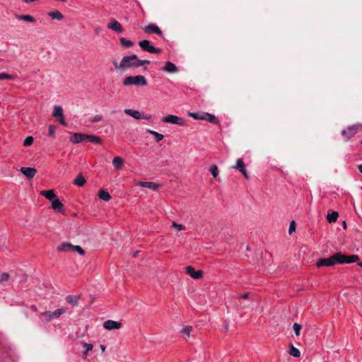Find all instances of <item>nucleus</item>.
I'll return each instance as SVG.
<instances>
[{"instance_id": "57", "label": "nucleus", "mask_w": 362, "mask_h": 362, "mask_svg": "<svg viewBox=\"0 0 362 362\" xmlns=\"http://www.w3.org/2000/svg\"><path fill=\"white\" fill-rule=\"evenodd\" d=\"M138 252H139L138 251H137V252H136L134 254V256L135 257V256L138 254Z\"/></svg>"}, {"instance_id": "49", "label": "nucleus", "mask_w": 362, "mask_h": 362, "mask_svg": "<svg viewBox=\"0 0 362 362\" xmlns=\"http://www.w3.org/2000/svg\"><path fill=\"white\" fill-rule=\"evenodd\" d=\"M240 172L243 173V175H244V177H245V178H247V179H248V178H249V176H248V175H247V173L246 169H245V170H243V171H240Z\"/></svg>"}, {"instance_id": "39", "label": "nucleus", "mask_w": 362, "mask_h": 362, "mask_svg": "<svg viewBox=\"0 0 362 362\" xmlns=\"http://www.w3.org/2000/svg\"><path fill=\"white\" fill-rule=\"evenodd\" d=\"M293 328L296 335L298 336L301 329V325L296 322L293 324Z\"/></svg>"}, {"instance_id": "19", "label": "nucleus", "mask_w": 362, "mask_h": 362, "mask_svg": "<svg viewBox=\"0 0 362 362\" xmlns=\"http://www.w3.org/2000/svg\"><path fill=\"white\" fill-rule=\"evenodd\" d=\"M124 113L134 117V119H141V112L138 110H132V109H126L124 110Z\"/></svg>"}, {"instance_id": "46", "label": "nucleus", "mask_w": 362, "mask_h": 362, "mask_svg": "<svg viewBox=\"0 0 362 362\" xmlns=\"http://www.w3.org/2000/svg\"><path fill=\"white\" fill-rule=\"evenodd\" d=\"M152 117L151 115H149V114H144L141 112V119H146V120H149L151 119Z\"/></svg>"}, {"instance_id": "34", "label": "nucleus", "mask_w": 362, "mask_h": 362, "mask_svg": "<svg viewBox=\"0 0 362 362\" xmlns=\"http://www.w3.org/2000/svg\"><path fill=\"white\" fill-rule=\"evenodd\" d=\"M33 141H34V139L33 136H27L23 141V145L25 146H30L33 144Z\"/></svg>"}, {"instance_id": "47", "label": "nucleus", "mask_w": 362, "mask_h": 362, "mask_svg": "<svg viewBox=\"0 0 362 362\" xmlns=\"http://www.w3.org/2000/svg\"><path fill=\"white\" fill-rule=\"evenodd\" d=\"M173 226L177 230L180 231L183 229V226L181 224H178L175 222L173 223Z\"/></svg>"}, {"instance_id": "16", "label": "nucleus", "mask_w": 362, "mask_h": 362, "mask_svg": "<svg viewBox=\"0 0 362 362\" xmlns=\"http://www.w3.org/2000/svg\"><path fill=\"white\" fill-rule=\"evenodd\" d=\"M40 194L42 196H44L49 201L52 202L54 199L57 198L56 194H54V191L52 189L49 190H42L40 192Z\"/></svg>"}, {"instance_id": "24", "label": "nucleus", "mask_w": 362, "mask_h": 362, "mask_svg": "<svg viewBox=\"0 0 362 362\" xmlns=\"http://www.w3.org/2000/svg\"><path fill=\"white\" fill-rule=\"evenodd\" d=\"M193 328L192 326H186L183 327L180 332L182 334L183 337L187 340L190 337V333L192 331Z\"/></svg>"}, {"instance_id": "50", "label": "nucleus", "mask_w": 362, "mask_h": 362, "mask_svg": "<svg viewBox=\"0 0 362 362\" xmlns=\"http://www.w3.org/2000/svg\"><path fill=\"white\" fill-rule=\"evenodd\" d=\"M107 28L110 30H113V21H110L108 24H107Z\"/></svg>"}, {"instance_id": "35", "label": "nucleus", "mask_w": 362, "mask_h": 362, "mask_svg": "<svg viewBox=\"0 0 362 362\" xmlns=\"http://www.w3.org/2000/svg\"><path fill=\"white\" fill-rule=\"evenodd\" d=\"M83 346L85 348L84 356L86 357L87 356L88 351L92 350L93 346H92V344H88L86 342H83Z\"/></svg>"}, {"instance_id": "27", "label": "nucleus", "mask_w": 362, "mask_h": 362, "mask_svg": "<svg viewBox=\"0 0 362 362\" xmlns=\"http://www.w3.org/2000/svg\"><path fill=\"white\" fill-rule=\"evenodd\" d=\"M338 216L339 214L337 211H332L327 214V219L329 223H333L337 220Z\"/></svg>"}, {"instance_id": "3", "label": "nucleus", "mask_w": 362, "mask_h": 362, "mask_svg": "<svg viewBox=\"0 0 362 362\" xmlns=\"http://www.w3.org/2000/svg\"><path fill=\"white\" fill-rule=\"evenodd\" d=\"M136 61H139V59L135 54L124 57L120 62V66L124 69L129 67H139V64Z\"/></svg>"}, {"instance_id": "22", "label": "nucleus", "mask_w": 362, "mask_h": 362, "mask_svg": "<svg viewBox=\"0 0 362 362\" xmlns=\"http://www.w3.org/2000/svg\"><path fill=\"white\" fill-rule=\"evenodd\" d=\"M206 112H189L188 115L194 119L204 120Z\"/></svg>"}, {"instance_id": "15", "label": "nucleus", "mask_w": 362, "mask_h": 362, "mask_svg": "<svg viewBox=\"0 0 362 362\" xmlns=\"http://www.w3.org/2000/svg\"><path fill=\"white\" fill-rule=\"evenodd\" d=\"M137 185L141 187L148 188L154 191L157 190V189L159 187V185L153 182H138Z\"/></svg>"}, {"instance_id": "55", "label": "nucleus", "mask_w": 362, "mask_h": 362, "mask_svg": "<svg viewBox=\"0 0 362 362\" xmlns=\"http://www.w3.org/2000/svg\"><path fill=\"white\" fill-rule=\"evenodd\" d=\"M100 348L102 349V351H104L105 350V345L101 344L100 345Z\"/></svg>"}, {"instance_id": "1", "label": "nucleus", "mask_w": 362, "mask_h": 362, "mask_svg": "<svg viewBox=\"0 0 362 362\" xmlns=\"http://www.w3.org/2000/svg\"><path fill=\"white\" fill-rule=\"evenodd\" d=\"M359 259V257L356 255H351L349 256H346L343 255L341 252H337L334 255H332L329 258L325 259H320L317 262V267H331L337 263L339 264H349L353 262H356Z\"/></svg>"}, {"instance_id": "23", "label": "nucleus", "mask_w": 362, "mask_h": 362, "mask_svg": "<svg viewBox=\"0 0 362 362\" xmlns=\"http://www.w3.org/2000/svg\"><path fill=\"white\" fill-rule=\"evenodd\" d=\"M205 119L204 120L214 124H218L219 123L218 119L214 115H211L210 113H207L205 115Z\"/></svg>"}, {"instance_id": "26", "label": "nucleus", "mask_w": 362, "mask_h": 362, "mask_svg": "<svg viewBox=\"0 0 362 362\" xmlns=\"http://www.w3.org/2000/svg\"><path fill=\"white\" fill-rule=\"evenodd\" d=\"M146 132H148L149 134L153 135L155 136L156 141L157 142H159L164 138V136L162 134H160L156 131H153L151 129H147Z\"/></svg>"}, {"instance_id": "43", "label": "nucleus", "mask_w": 362, "mask_h": 362, "mask_svg": "<svg viewBox=\"0 0 362 362\" xmlns=\"http://www.w3.org/2000/svg\"><path fill=\"white\" fill-rule=\"evenodd\" d=\"M122 31L123 29L121 24L119 22L115 21V32L122 33Z\"/></svg>"}, {"instance_id": "51", "label": "nucleus", "mask_w": 362, "mask_h": 362, "mask_svg": "<svg viewBox=\"0 0 362 362\" xmlns=\"http://www.w3.org/2000/svg\"><path fill=\"white\" fill-rule=\"evenodd\" d=\"M248 294H249L248 293H244V294H241V295L239 296V297L242 298H247V296H248Z\"/></svg>"}, {"instance_id": "5", "label": "nucleus", "mask_w": 362, "mask_h": 362, "mask_svg": "<svg viewBox=\"0 0 362 362\" xmlns=\"http://www.w3.org/2000/svg\"><path fill=\"white\" fill-rule=\"evenodd\" d=\"M139 47L144 51L148 52L151 54H159L161 49L154 47L151 42L147 40H141L139 42Z\"/></svg>"}, {"instance_id": "31", "label": "nucleus", "mask_w": 362, "mask_h": 362, "mask_svg": "<svg viewBox=\"0 0 362 362\" xmlns=\"http://www.w3.org/2000/svg\"><path fill=\"white\" fill-rule=\"evenodd\" d=\"M119 41L121 45L124 47H131L134 45V43L131 40H127L126 38L122 37L119 38Z\"/></svg>"}, {"instance_id": "21", "label": "nucleus", "mask_w": 362, "mask_h": 362, "mask_svg": "<svg viewBox=\"0 0 362 362\" xmlns=\"http://www.w3.org/2000/svg\"><path fill=\"white\" fill-rule=\"evenodd\" d=\"M73 246L74 245L71 244L64 243L61 245L58 246L57 250L65 252H72Z\"/></svg>"}, {"instance_id": "58", "label": "nucleus", "mask_w": 362, "mask_h": 362, "mask_svg": "<svg viewBox=\"0 0 362 362\" xmlns=\"http://www.w3.org/2000/svg\"><path fill=\"white\" fill-rule=\"evenodd\" d=\"M343 226H346V223L344 222V224H343Z\"/></svg>"}, {"instance_id": "10", "label": "nucleus", "mask_w": 362, "mask_h": 362, "mask_svg": "<svg viewBox=\"0 0 362 362\" xmlns=\"http://www.w3.org/2000/svg\"><path fill=\"white\" fill-rule=\"evenodd\" d=\"M20 171L28 179H33L37 173L35 168L29 167H22Z\"/></svg>"}, {"instance_id": "8", "label": "nucleus", "mask_w": 362, "mask_h": 362, "mask_svg": "<svg viewBox=\"0 0 362 362\" xmlns=\"http://www.w3.org/2000/svg\"><path fill=\"white\" fill-rule=\"evenodd\" d=\"M52 116L56 117L59 122L63 125V126H66L67 125V123L65 122L64 120V114H63V109L61 106L59 105H55L54 107V111H53V113H52Z\"/></svg>"}, {"instance_id": "44", "label": "nucleus", "mask_w": 362, "mask_h": 362, "mask_svg": "<svg viewBox=\"0 0 362 362\" xmlns=\"http://www.w3.org/2000/svg\"><path fill=\"white\" fill-rule=\"evenodd\" d=\"M296 222L294 221H292L289 225V228H288L289 234H291L293 232H294L296 230Z\"/></svg>"}, {"instance_id": "37", "label": "nucleus", "mask_w": 362, "mask_h": 362, "mask_svg": "<svg viewBox=\"0 0 362 362\" xmlns=\"http://www.w3.org/2000/svg\"><path fill=\"white\" fill-rule=\"evenodd\" d=\"M209 171L214 177H216L218 175V170L216 165H213L210 167Z\"/></svg>"}, {"instance_id": "11", "label": "nucleus", "mask_w": 362, "mask_h": 362, "mask_svg": "<svg viewBox=\"0 0 362 362\" xmlns=\"http://www.w3.org/2000/svg\"><path fill=\"white\" fill-rule=\"evenodd\" d=\"M161 70L170 74L176 73L178 71L177 66L169 61L165 62V66L161 68Z\"/></svg>"}, {"instance_id": "17", "label": "nucleus", "mask_w": 362, "mask_h": 362, "mask_svg": "<svg viewBox=\"0 0 362 362\" xmlns=\"http://www.w3.org/2000/svg\"><path fill=\"white\" fill-rule=\"evenodd\" d=\"M16 18L19 21H23L29 23H35V18L31 15H18L16 14Z\"/></svg>"}, {"instance_id": "53", "label": "nucleus", "mask_w": 362, "mask_h": 362, "mask_svg": "<svg viewBox=\"0 0 362 362\" xmlns=\"http://www.w3.org/2000/svg\"><path fill=\"white\" fill-rule=\"evenodd\" d=\"M22 1L26 4H31V3H33L35 1V0H22Z\"/></svg>"}, {"instance_id": "13", "label": "nucleus", "mask_w": 362, "mask_h": 362, "mask_svg": "<svg viewBox=\"0 0 362 362\" xmlns=\"http://www.w3.org/2000/svg\"><path fill=\"white\" fill-rule=\"evenodd\" d=\"M144 31L146 33H156L157 35H162L161 30L154 24H149L144 28Z\"/></svg>"}, {"instance_id": "48", "label": "nucleus", "mask_w": 362, "mask_h": 362, "mask_svg": "<svg viewBox=\"0 0 362 362\" xmlns=\"http://www.w3.org/2000/svg\"><path fill=\"white\" fill-rule=\"evenodd\" d=\"M121 327V323L119 322L115 321V329H119Z\"/></svg>"}, {"instance_id": "18", "label": "nucleus", "mask_w": 362, "mask_h": 362, "mask_svg": "<svg viewBox=\"0 0 362 362\" xmlns=\"http://www.w3.org/2000/svg\"><path fill=\"white\" fill-rule=\"evenodd\" d=\"M73 183L76 186L83 187L86 183V180L85 179L84 176L80 173L74 180Z\"/></svg>"}, {"instance_id": "54", "label": "nucleus", "mask_w": 362, "mask_h": 362, "mask_svg": "<svg viewBox=\"0 0 362 362\" xmlns=\"http://www.w3.org/2000/svg\"><path fill=\"white\" fill-rule=\"evenodd\" d=\"M358 169L361 173H362V164L358 165Z\"/></svg>"}, {"instance_id": "9", "label": "nucleus", "mask_w": 362, "mask_h": 362, "mask_svg": "<svg viewBox=\"0 0 362 362\" xmlns=\"http://www.w3.org/2000/svg\"><path fill=\"white\" fill-rule=\"evenodd\" d=\"M185 269L187 274L194 279H199L203 276V272L202 270H195L192 266H187Z\"/></svg>"}, {"instance_id": "4", "label": "nucleus", "mask_w": 362, "mask_h": 362, "mask_svg": "<svg viewBox=\"0 0 362 362\" xmlns=\"http://www.w3.org/2000/svg\"><path fill=\"white\" fill-rule=\"evenodd\" d=\"M161 122L164 123H170L177 124L178 126H185V121L183 118L174 115H168L161 118Z\"/></svg>"}, {"instance_id": "33", "label": "nucleus", "mask_w": 362, "mask_h": 362, "mask_svg": "<svg viewBox=\"0 0 362 362\" xmlns=\"http://www.w3.org/2000/svg\"><path fill=\"white\" fill-rule=\"evenodd\" d=\"M123 164V160L118 156H115V168L119 169Z\"/></svg>"}, {"instance_id": "52", "label": "nucleus", "mask_w": 362, "mask_h": 362, "mask_svg": "<svg viewBox=\"0 0 362 362\" xmlns=\"http://www.w3.org/2000/svg\"><path fill=\"white\" fill-rule=\"evenodd\" d=\"M101 119V117L100 116H95L93 119V122H98V121H100Z\"/></svg>"}, {"instance_id": "7", "label": "nucleus", "mask_w": 362, "mask_h": 362, "mask_svg": "<svg viewBox=\"0 0 362 362\" xmlns=\"http://www.w3.org/2000/svg\"><path fill=\"white\" fill-rule=\"evenodd\" d=\"M361 129L362 124H354L349 127L346 129H344L341 134L347 139H349L350 138L353 137Z\"/></svg>"}, {"instance_id": "25", "label": "nucleus", "mask_w": 362, "mask_h": 362, "mask_svg": "<svg viewBox=\"0 0 362 362\" xmlns=\"http://www.w3.org/2000/svg\"><path fill=\"white\" fill-rule=\"evenodd\" d=\"M49 16H50L52 19H57L58 21H61L64 18V16L63 14L58 11H53V12H50L48 13Z\"/></svg>"}, {"instance_id": "12", "label": "nucleus", "mask_w": 362, "mask_h": 362, "mask_svg": "<svg viewBox=\"0 0 362 362\" xmlns=\"http://www.w3.org/2000/svg\"><path fill=\"white\" fill-rule=\"evenodd\" d=\"M86 134L80 133H74L70 136V141L73 144H78L86 140Z\"/></svg>"}, {"instance_id": "56", "label": "nucleus", "mask_w": 362, "mask_h": 362, "mask_svg": "<svg viewBox=\"0 0 362 362\" xmlns=\"http://www.w3.org/2000/svg\"><path fill=\"white\" fill-rule=\"evenodd\" d=\"M357 264L358 266L362 267V262H358Z\"/></svg>"}, {"instance_id": "41", "label": "nucleus", "mask_w": 362, "mask_h": 362, "mask_svg": "<svg viewBox=\"0 0 362 362\" xmlns=\"http://www.w3.org/2000/svg\"><path fill=\"white\" fill-rule=\"evenodd\" d=\"M9 279V274L8 273H3L0 276V284L7 281Z\"/></svg>"}, {"instance_id": "45", "label": "nucleus", "mask_w": 362, "mask_h": 362, "mask_svg": "<svg viewBox=\"0 0 362 362\" xmlns=\"http://www.w3.org/2000/svg\"><path fill=\"white\" fill-rule=\"evenodd\" d=\"M136 62H138L139 66L150 64V61H148V60L139 59V61H136Z\"/></svg>"}, {"instance_id": "36", "label": "nucleus", "mask_w": 362, "mask_h": 362, "mask_svg": "<svg viewBox=\"0 0 362 362\" xmlns=\"http://www.w3.org/2000/svg\"><path fill=\"white\" fill-rule=\"evenodd\" d=\"M103 327L109 330L113 329V320H109L104 322Z\"/></svg>"}, {"instance_id": "32", "label": "nucleus", "mask_w": 362, "mask_h": 362, "mask_svg": "<svg viewBox=\"0 0 362 362\" xmlns=\"http://www.w3.org/2000/svg\"><path fill=\"white\" fill-rule=\"evenodd\" d=\"M289 354L293 357L298 358L300 356V352L298 349L294 347L293 346H291Z\"/></svg>"}, {"instance_id": "2", "label": "nucleus", "mask_w": 362, "mask_h": 362, "mask_svg": "<svg viewBox=\"0 0 362 362\" xmlns=\"http://www.w3.org/2000/svg\"><path fill=\"white\" fill-rule=\"evenodd\" d=\"M123 83L125 86L134 85L136 86H145L147 84V81L144 76L137 75L135 76L126 77Z\"/></svg>"}, {"instance_id": "30", "label": "nucleus", "mask_w": 362, "mask_h": 362, "mask_svg": "<svg viewBox=\"0 0 362 362\" xmlns=\"http://www.w3.org/2000/svg\"><path fill=\"white\" fill-rule=\"evenodd\" d=\"M235 169L238 170L240 172L243 171L245 169V163L242 158H239L236 161V165L234 167Z\"/></svg>"}, {"instance_id": "42", "label": "nucleus", "mask_w": 362, "mask_h": 362, "mask_svg": "<svg viewBox=\"0 0 362 362\" xmlns=\"http://www.w3.org/2000/svg\"><path fill=\"white\" fill-rule=\"evenodd\" d=\"M5 79H13V76L6 73H0V80Z\"/></svg>"}, {"instance_id": "29", "label": "nucleus", "mask_w": 362, "mask_h": 362, "mask_svg": "<svg viewBox=\"0 0 362 362\" xmlns=\"http://www.w3.org/2000/svg\"><path fill=\"white\" fill-rule=\"evenodd\" d=\"M86 139L88 140L89 142L99 144L100 142V138L95 135L86 134Z\"/></svg>"}, {"instance_id": "6", "label": "nucleus", "mask_w": 362, "mask_h": 362, "mask_svg": "<svg viewBox=\"0 0 362 362\" xmlns=\"http://www.w3.org/2000/svg\"><path fill=\"white\" fill-rule=\"evenodd\" d=\"M66 312V309L64 308H58L54 312L50 311H46L41 314L42 316H43L46 321H50L53 318H58L62 314L65 313Z\"/></svg>"}, {"instance_id": "20", "label": "nucleus", "mask_w": 362, "mask_h": 362, "mask_svg": "<svg viewBox=\"0 0 362 362\" xmlns=\"http://www.w3.org/2000/svg\"><path fill=\"white\" fill-rule=\"evenodd\" d=\"M98 197H99L100 199H101L103 201L107 202V201H110L111 199L112 196L106 190L101 189L98 192Z\"/></svg>"}, {"instance_id": "14", "label": "nucleus", "mask_w": 362, "mask_h": 362, "mask_svg": "<svg viewBox=\"0 0 362 362\" xmlns=\"http://www.w3.org/2000/svg\"><path fill=\"white\" fill-rule=\"evenodd\" d=\"M52 207L54 210L59 213H64V211L63 209V204L57 198H56L52 202Z\"/></svg>"}, {"instance_id": "40", "label": "nucleus", "mask_w": 362, "mask_h": 362, "mask_svg": "<svg viewBox=\"0 0 362 362\" xmlns=\"http://www.w3.org/2000/svg\"><path fill=\"white\" fill-rule=\"evenodd\" d=\"M56 129L54 125L50 124L48 128V134L51 136H54Z\"/></svg>"}, {"instance_id": "38", "label": "nucleus", "mask_w": 362, "mask_h": 362, "mask_svg": "<svg viewBox=\"0 0 362 362\" xmlns=\"http://www.w3.org/2000/svg\"><path fill=\"white\" fill-rule=\"evenodd\" d=\"M72 252H77L81 255H83L85 253V251L83 250V249L78 245H74Z\"/></svg>"}, {"instance_id": "28", "label": "nucleus", "mask_w": 362, "mask_h": 362, "mask_svg": "<svg viewBox=\"0 0 362 362\" xmlns=\"http://www.w3.org/2000/svg\"><path fill=\"white\" fill-rule=\"evenodd\" d=\"M66 299L69 303L74 306L76 305L78 303V298L76 296H68Z\"/></svg>"}]
</instances>
